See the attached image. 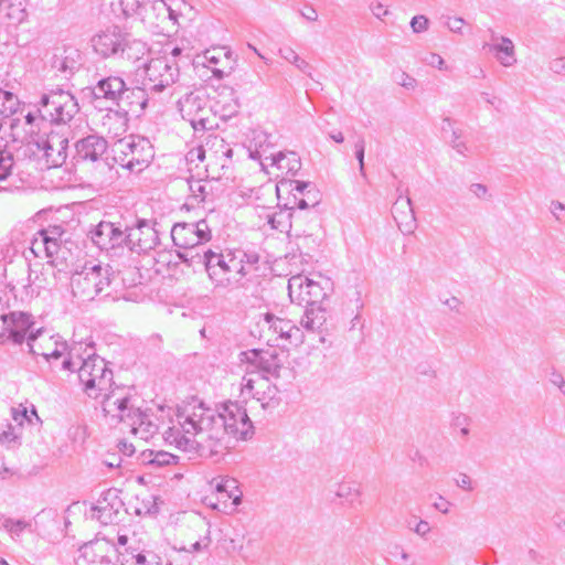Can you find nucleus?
<instances>
[{"label": "nucleus", "instance_id": "f257e3e1", "mask_svg": "<svg viewBox=\"0 0 565 565\" xmlns=\"http://www.w3.org/2000/svg\"><path fill=\"white\" fill-rule=\"evenodd\" d=\"M78 111L77 99L70 90L49 89L25 115L11 118L10 135L14 142L25 143L31 150L47 128L67 125Z\"/></svg>", "mask_w": 565, "mask_h": 565}, {"label": "nucleus", "instance_id": "f03ea898", "mask_svg": "<svg viewBox=\"0 0 565 565\" xmlns=\"http://www.w3.org/2000/svg\"><path fill=\"white\" fill-rule=\"evenodd\" d=\"M213 416V408L192 396L177 406L175 416L163 438L180 450H195L201 457L214 459Z\"/></svg>", "mask_w": 565, "mask_h": 565}, {"label": "nucleus", "instance_id": "7ed1b4c3", "mask_svg": "<svg viewBox=\"0 0 565 565\" xmlns=\"http://www.w3.org/2000/svg\"><path fill=\"white\" fill-rule=\"evenodd\" d=\"M202 262L214 290H230L238 288L243 279L256 270L259 255L256 252L243 249H227L203 252Z\"/></svg>", "mask_w": 565, "mask_h": 565}, {"label": "nucleus", "instance_id": "20e7f679", "mask_svg": "<svg viewBox=\"0 0 565 565\" xmlns=\"http://www.w3.org/2000/svg\"><path fill=\"white\" fill-rule=\"evenodd\" d=\"M62 369L77 372L83 391L90 398L102 397L103 402L115 390H126L114 386L113 371L103 358L95 353H88L86 358H83L76 347L71 348L68 356L62 362Z\"/></svg>", "mask_w": 565, "mask_h": 565}, {"label": "nucleus", "instance_id": "39448f33", "mask_svg": "<svg viewBox=\"0 0 565 565\" xmlns=\"http://www.w3.org/2000/svg\"><path fill=\"white\" fill-rule=\"evenodd\" d=\"M254 434V426L246 409L236 402L223 404L220 411L214 409L213 446L214 460L217 461L231 448L234 441L246 440Z\"/></svg>", "mask_w": 565, "mask_h": 565}, {"label": "nucleus", "instance_id": "423d86ee", "mask_svg": "<svg viewBox=\"0 0 565 565\" xmlns=\"http://www.w3.org/2000/svg\"><path fill=\"white\" fill-rule=\"evenodd\" d=\"M136 402L137 398L130 396L126 390H115L102 402V409L106 417L127 423L134 435L148 440L159 431V419L142 411Z\"/></svg>", "mask_w": 565, "mask_h": 565}, {"label": "nucleus", "instance_id": "0eeeda50", "mask_svg": "<svg viewBox=\"0 0 565 565\" xmlns=\"http://www.w3.org/2000/svg\"><path fill=\"white\" fill-rule=\"evenodd\" d=\"M110 282L111 274L109 266L86 262L73 271L70 285L73 297L78 301L86 302L94 300L109 288Z\"/></svg>", "mask_w": 565, "mask_h": 565}, {"label": "nucleus", "instance_id": "6e6552de", "mask_svg": "<svg viewBox=\"0 0 565 565\" xmlns=\"http://www.w3.org/2000/svg\"><path fill=\"white\" fill-rule=\"evenodd\" d=\"M114 161L130 172H141L154 157L148 138L130 135L118 139L113 146Z\"/></svg>", "mask_w": 565, "mask_h": 565}, {"label": "nucleus", "instance_id": "1a4fd4ad", "mask_svg": "<svg viewBox=\"0 0 565 565\" xmlns=\"http://www.w3.org/2000/svg\"><path fill=\"white\" fill-rule=\"evenodd\" d=\"M118 565H163V558L150 541L131 536H118Z\"/></svg>", "mask_w": 565, "mask_h": 565}, {"label": "nucleus", "instance_id": "9d476101", "mask_svg": "<svg viewBox=\"0 0 565 565\" xmlns=\"http://www.w3.org/2000/svg\"><path fill=\"white\" fill-rule=\"evenodd\" d=\"M68 138L54 131L52 126L45 130L31 149L32 154L42 162V168L61 167L67 159Z\"/></svg>", "mask_w": 565, "mask_h": 565}, {"label": "nucleus", "instance_id": "9b49d317", "mask_svg": "<svg viewBox=\"0 0 565 565\" xmlns=\"http://www.w3.org/2000/svg\"><path fill=\"white\" fill-rule=\"evenodd\" d=\"M331 291V281L319 276L318 280L297 275L288 280V292L292 302L305 306L323 305Z\"/></svg>", "mask_w": 565, "mask_h": 565}, {"label": "nucleus", "instance_id": "f8f14e48", "mask_svg": "<svg viewBox=\"0 0 565 565\" xmlns=\"http://www.w3.org/2000/svg\"><path fill=\"white\" fill-rule=\"evenodd\" d=\"M145 67V85L150 93L159 94L168 87L177 83L180 76V67L178 61L171 57L157 56L151 57Z\"/></svg>", "mask_w": 565, "mask_h": 565}, {"label": "nucleus", "instance_id": "ddd939ff", "mask_svg": "<svg viewBox=\"0 0 565 565\" xmlns=\"http://www.w3.org/2000/svg\"><path fill=\"white\" fill-rule=\"evenodd\" d=\"M212 237L211 228L205 220L194 223H177L171 228V238L174 246L184 250H192ZM179 258L183 263H190L188 252H179Z\"/></svg>", "mask_w": 565, "mask_h": 565}, {"label": "nucleus", "instance_id": "4468645a", "mask_svg": "<svg viewBox=\"0 0 565 565\" xmlns=\"http://www.w3.org/2000/svg\"><path fill=\"white\" fill-rule=\"evenodd\" d=\"M268 135L266 132H255L253 138L255 149L250 150V157L258 159L264 168L268 166L276 167L281 173L295 175L301 169L300 157L294 151L267 154V148L265 147Z\"/></svg>", "mask_w": 565, "mask_h": 565}, {"label": "nucleus", "instance_id": "2eb2a0df", "mask_svg": "<svg viewBox=\"0 0 565 565\" xmlns=\"http://www.w3.org/2000/svg\"><path fill=\"white\" fill-rule=\"evenodd\" d=\"M125 246L131 252L148 253L159 244V234L153 224L145 218H135L129 222L126 218Z\"/></svg>", "mask_w": 565, "mask_h": 565}, {"label": "nucleus", "instance_id": "dca6fc26", "mask_svg": "<svg viewBox=\"0 0 565 565\" xmlns=\"http://www.w3.org/2000/svg\"><path fill=\"white\" fill-rule=\"evenodd\" d=\"M118 543L116 545L105 537H97L81 546L75 565H115L114 559L118 561Z\"/></svg>", "mask_w": 565, "mask_h": 565}, {"label": "nucleus", "instance_id": "f3484780", "mask_svg": "<svg viewBox=\"0 0 565 565\" xmlns=\"http://www.w3.org/2000/svg\"><path fill=\"white\" fill-rule=\"evenodd\" d=\"M28 347L32 355L43 356L46 362L60 360L70 350L66 341L58 334H49L42 330L30 332Z\"/></svg>", "mask_w": 565, "mask_h": 565}, {"label": "nucleus", "instance_id": "a211bd4d", "mask_svg": "<svg viewBox=\"0 0 565 565\" xmlns=\"http://www.w3.org/2000/svg\"><path fill=\"white\" fill-rule=\"evenodd\" d=\"M277 393V386L267 376H262L260 373H249L242 379L241 395L244 398H255L263 408L275 404Z\"/></svg>", "mask_w": 565, "mask_h": 565}, {"label": "nucleus", "instance_id": "6ab92c4d", "mask_svg": "<svg viewBox=\"0 0 565 565\" xmlns=\"http://www.w3.org/2000/svg\"><path fill=\"white\" fill-rule=\"evenodd\" d=\"M260 339L270 345H279V340L289 341L299 332L292 321L276 317L273 313H265L259 320Z\"/></svg>", "mask_w": 565, "mask_h": 565}, {"label": "nucleus", "instance_id": "aec40b11", "mask_svg": "<svg viewBox=\"0 0 565 565\" xmlns=\"http://www.w3.org/2000/svg\"><path fill=\"white\" fill-rule=\"evenodd\" d=\"M126 218L118 222L100 221L90 232L93 243L102 250L125 246Z\"/></svg>", "mask_w": 565, "mask_h": 565}, {"label": "nucleus", "instance_id": "412c9836", "mask_svg": "<svg viewBox=\"0 0 565 565\" xmlns=\"http://www.w3.org/2000/svg\"><path fill=\"white\" fill-rule=\"evenodd\" d=\"M127 33L118 25H109L92 36V47L102 58H116Z\"/></svg>", "mask_w": 565, "mask_h": 565}, {"label": "nucleus", "instance_id": "4be33fe9", "mask_svg": "<svg viewBox=\"0 0 565 565\" xmlns=\"http://www.w3.org/2000/svg\"><path fill=\"white\" fill-rule=\"evenodd\" d=\"M3 335L15 344L28 340L29 331L34 324L32 315L24 311L1 312Z\"/></svg>", "mask_w": 565, "mask_h": 565}, {"label": "nucleus", "instance_id": "5701e85b", "mask_svg": "<svg viewBox=\"0 0 565 565\" xmlns=\"http://www.w3.org/2000/svg\"><path fill=\"white\" fill-rule=\"evenodd\" d=\"M64 228L61 225L49 226L39 231L31 241V250L36 257L53 258L61 249Z\"/></svg>", "mask_w": 565, "mask_h": 565}, {"label": "nucleus", "instance_id": "b1692460", "mask_svg": "<svg viewBox=\"0 0 565 565\" xmlns=\"http://www.w3.org/2000/svg\"><path fill=\"white\" fill-rule=\"evenodd\" d=\"M206 172L207 175L205 179H194L193 177H191L186 180L190 191L189 198L190 200L198 204L213 202L221 191V174H215L213 172V167L211 162L206 164Z\"/></svg>", "mask_w": 565, "mask_h": 565}, {"label": "nucleus", "instance_id": "393cba45", "mask_svg": "<svg viewBox=\"0 0 565 565\" xmlns=\"http://www.w3.org/2000/svg\"><path fill=\"white\" fill-rule=\"evenodd\" d=\"M178 108L183 119L195 129H206L207 114L206 100L196 93L185 94L178 100Z\"/></svg>", "mask_w": 565, "mask_h": 565}, {"label": "nucleus", "instance_id": "a878e982", "mask_svg": "<svg viewBox=\"0 0 565 565\" xmlns=\"http://www.w3.org/2000/svg\"><path fill=\"white\" fill-rule=\"evenodd\" d=\"M285 188L288 191H297L301 198L296 202L295 199L288 198L287 202L284 204V211L294 213L295 210H307L309 207H315L318 202V194L315 191L312 184L310 182L299 181V180H289L280 182V185H277V194H279L280 189ZM280 195H278L279 198Z\"/></svg>", "mask_w": 565, "mask_h": 565}, {"label": "nucleus", "instance_id": "bb28decb", "mask_svg": "<svg viewBox=\"0 0 565 565\" xmlns=\"http://www.w3.org/2000/svg\"><path fill=\"white\" fill-rule=\"evenodd\" d=\"M122 510L124 502L119 497V491L117 489H108L103 492L95 507H93L92 516L102 524L107 525L118 522Z\"/></svg>", "mask_w": 565, "mask_h": 565}, {"label": "nucleus", "instance_id": "cd10ccee", "mask_svg": "<svg viewBox=\"0 0 565 565\" xmlns=\"http://www.w3.org/2000/svg\"><path fill=\"white\" fill-rule=\"evenodd\" d=\"M126 82L119 75H110L100 78L96 85L89 88L92 98L97 103H107L118 106L125 93Z\"/></svg>", "mask_w": 565, "mask_h": 565}, {"label": "nucleus", "instance_id": "c85d7f7f", "mask_svg": "<svg viewBox=\"0 0 565 565\" xmlns=\"http://www.w3.org/2000/svg\"><path fill=\"white\" fill-rule=\"evenodd\" d=\"M305 312L300 320V326L310 333L319 335V342L326 343L328 335L327 321L329 311L323 305L305 306Z\"/></svg>", "mask_w": 565, "mask_h": 565}, {"label": "nucleus", "instance_id": "c756f323", "mask_svg": "<svg viewBox=\"0 0 565 565\" xmlns=\"http://www.w3.org/2000/svg\"><path fill=\"white\" fill-rule=\"evenodd\" d=\"M108 142L104 137L88 135L75 143L77 161L100 162L106 153Z\"/></svg>", "mask_w": 565, "mask_h": 565}, {"label": "nucleus", "instance_id": "7c9ffc66", "mask_svg": "<svg viewBox=\"0 0 565 565\" xmlns=\"http://www.w3.org/2000/svg\"><path fill=\"white\" fill-rule=\"evenodd\" d=\"M490 42L483 45L491 52L495 60L504 67H511L516 63L515 46L510 38L499 35L490 30Z\"/></svg>", "mask_w": 565, "mask_h": 565}, {"label": "nucleus", "instance_id": "2f4dec72", "mask_svg": "<svg viewBox=\"0 0 565 565\" xmlns=\"http://www.w3.org/2000/svg\"><path fill=\"white\" fill-rule=\"evenodd\" d=\"M148 90V87H128L126 85L125 93L117 107L127 115L131 114L139 117L143 114L150 100Z\"/></svg>", "mask_w": 565, "mask_h": 565}, {"label": "nucleus", "instance_id": "473e14b6", "mask_svg": "<svg viewBox=\"0 0 565 565\" xmlns=\"http://www.w3.org/2000/svg\"><path fill=\"white\" fill-rule=\"evenodd\" d=\"M247 360L255 364L262 376L279 377L281 361L275 350H250L246 353Z\"/></svg>", "mask_w": 565, "mask_h": 565}, {"label": "nucleus", "instance_id": "72a5a7b5", "mask_svg": "<svg viewBox=\"0 0 565 565\" xmlns=\"http://www.w3.org/2000/svg\"><path fill=\"white\" fill-rule=\"evenodd\" d=\"M392 215L403 232L411 233L416 226L415 212L412 200L408 196L399 195L392 206Z\"/></svg>", "mask_w": 565, "mask_h": 565}, {"label": "nucleus", "instance_id": "f704fd0d", "mask_svg": "<svg viewBox=\"0 0 565 565\" xmlns=\"http://www.w3.org/2000/svg\"><path fill=\"white\" fill-rule=\"evenodd\" d=\"M149 52L150 49L147 42L136 39L130 33H127L116 60L136 64L143 60Z\"/></svg>", "mask_w": 565, "mask_h": 565}, {"label": "nucleus", "instance_id": "c9c22d12", "mask_svg": "<svg viewBox=\"0 0 565 565\" xmlns=\"http://www.w3.org/2000/svg\"><path fill=\"white\" fill-rule=\"evenodd\" d=\"M128 127L127 114L122 110L109 108L102 120V128L111 138L124 135Z\"/></svg>", "mask_w": 565, "mask_h": 565}, {"label": "nucleus", "instance_id": "e433bc0d", "mask_svg": "<svg viewBox=\"0 0 565 565\" xmlns=\"http://www.w3.org/2000/svg\"><path fill=\"white\" fill-rule=\"evenodd\" d=\"M28 0H0V12L12 24L22 23L26 17Z\"/></svg>", "mask_w": 565, "mask_h": 565}, {"label": "nucleus", "instance_id": "4c0bfd02", "mask_svg": "<svg viewBox=\"0 0 565 565\" xmlns=\"http://www.w3.org/2000/svg\"><path fill=\"white\" fill-rule=\"evenodd\" d=\"M362 493L361 484L353 480H343L339 482L334 490V495L343 503L351 507L360 502Z\"/></svg>", "mask_w": 565, "mask_h": 565}, {"label": "nucleus", "instance_id": "58836bf2", "mask_svg": "<svg viewBox=\"0 0 565 565\" xmlns=\"http://www.w3.org/2000/svg\"><path fill=\"white\" fill-rule=\"evenodd\" d=\"M196 527L199 529L200 532L198 540L190 543L189 545L183 544L179 547H174L178 552L195 554L209 550L212 543L210 525L207 523L200 522Z\"/></svg>", "mask_w": 565, "mask_h": 565}, {"label": "nucleus", "instance_id": "ea45409f", "mask_svg": "<svg viewBox=\"0 0 565 565\" xmlns=\"http://www.w3.org/2000/svg\"><path fill=\"white\" fill-rule=\"evenodd\" d=\"M215 490L218 493H224L227 499L233 500L234 505L242 502V491L238 488V482L234 478L224 477L215 484Z\"/></svg>", "mask_w": 565, "mask_h": 565}, {"label": "nucleus", "instance_id": "a19ab883", "mask_svg": "<svg viewBox=\"0 0 565 565\" xmlns=\"http://www.w3.org/2000/svg\"><path fill=\"white\" fill-rule=\"evenodd\" d=\"M294 216V213L280 209L279 211L268 212L266 214V220L273 230L285 232L291 227V220Z\"/></svg>", "mask_w": 565, "mask_h": 565}, {"label": "nucleus", "instance_id": "79ce46f5", "mask_svg": "<svg viewBox=\"0 0 565 565\" xmlns=\"http://www.w3.org/2000/svg\"><path fill=\"white\" fill-rule=\"evenodd\" d=\"M278 54L286 62L295 65L300 72L310 75L311 66L310 64L301 58L298 53L290 46H282L279 49Z\"/></svg>", "mask_w": 565, "mask_h": 565}, {"label": "nucleus", "instance_id": "37998d69", "mask_svg": "<svg viewBox=\"0 0 565 565\" xmlns=\"http://www.w3.org/2000/svg\"><path fill=\"white\" fill-rule=\"evenodd\" d=\"M147 1L148 0H109V3L115 13L119 10L124 17H130L137 13Z\"/></svg>", "mask_w": 565, "mask_h": 565}, {"label": "nucleus", "instance_id": "c03bdc74", "mask_svg": "<svg viewBox=\"0 0 565 565\" xmlns=\"http://www.w3.org/2000/svg\"><path fill=\"white\" fill-rule=\"evenodd\" d=\"M13 163L11 151L0 143V181L6 180L11 174Z\"/></svg>", "mask_w": 565, "mask_h": 565}, {"label": "nucleus", "instance_id": "a18cd8bd", "mask_svg": "<svg viewBox=\"0 0 565 565\" xmlns=\"http://www.w3.org/2000/svg\"><path fill=\"white\" fill-rule=\"evenodd\" d=\"M2 526L13 540H17L21 536L24 530L30 526V523L24 520H13L11 518H7L4 519Z\"/></svg>", "mask_w": 565, "mask_h": 565}, {"label": "nucleus", "instance_id": "49530a36", "mask_svg": "<svg viewBox=\"0 0 565 565\" xmlns=\"http://www.w3.org/2000/svg\"><path fill=\"white\" fill-rule=\"evenodd\" d=\"M0 441L7 446H17L20 443V434L11 425L0 426Z\"/></svg>", "mask_w": 565, "mask_h": 565}, {"label": "nucleus", "instance_id": "de8ad7c7", "mask_svg": "<svg viewBox=\"0 0 565 565\" xmlns=\"http://www.w3.org/2000/svg\"><path fill=\"white\" fill-rule=\"evenodd\" d=\"M462 135H456L449 139L451 148L461 157L469 158L473 156L475 151L461 139Z\"/></svg>", "mask_w": 565, "mask_h": 565}, {"label": "nucleus", "instance_id": "09e8293b", "mask_svg": "<svg viewBox=\"0 0 565 565\" xmlns=\"http://www.w3.org/2000/svg\"><path fill=\"white\" fill-rule=\"evenodd\" d=\"M440 130L448 140L456 135H462V130L456 127V120L448 116L441 119Z\"/></svg>", "mask_w": 565, "mask_h": 565}, {"label": "nucleus", "instance_id": "8fccbe9b", "mask_svg": "<svg viewBox=\"0 0 565 565\" xmlns=\"http://www.w3.org/2000/svg\"><path fill=\"white\" fill-rule=\"evenodd\" d=\"M394 81L396 84L403 86L406 89H415L417 86V81L415 77L411 76L408 73L404 71H398L394 73Z\"/></svg>", "mask_w": 565, "mask_h": 565}, {"label": "nucleus", "instance_id": "3c124183", "mask_svg": "<svg viewBox=\"0 0 565 565\" xmlns=\"http://www.w3.org/2000/svg\"><path fill=\"white\" fill-rule=\"evenodd\" d=\"M354 149H355V158H356V160L359 162L360 174L365 178L366 177L365 168H364L365 141H364L363 138H360L354 143Z\"/></svg>", "mask_w": 565, "mask_h": 565}, {"label": "nucleus", "instance_id": "603ef678", "mask_svg": "<svg viewBox=\"0 0 565 565\" xmlns=\"http://www.w3.org/2000/svg\"><path fill=\"white\" fill-rule=\"evenodd\" d=\"M151 9L159 14H167L170 20L177 21V13L167 4L164 0H154L151 4Z\"/></svg>", "mask_w": 565, "mask_h": 565}, {"label": "nucleus", "instance_id": "864d4df0", "mask_svg": "<svg viewBox=\"0 0 565 565\" xmlns=\"http://www.w3.org/2000/svg\"><path fill=\"white\" fill-rule=\"evenodd\" d=\"M204 60L209 64V67H211L214 77L223 78L225 76L226 73L222 68L212 67V65H216L220 62V57L216 56L212 51H206L204 53Z\"/></svg>", "mask_w": 565, "mask_h": 565}, {"label": "nucleus", "instance_id": "5fc2aeb1", "mask_svg": "<svg viewBox=\"0 0 565 565\" xmlns=\"http://www.w3.org/2000/svg\"><path fill=\"white\" fill-rule=\"evenodd\" d=\"M150 456H152V458L149 459V462L157 466L170 465L175 459L173 455L166 451H151Z\"/></svg>", "mask_w": 565, "mask_h": 565}, {"label": "nucleus", "instance_id": "6e6d98bb", "mask_svg": "<svg viewBox=\"0 0 565 565\" xmlns=\"http://www.w3.org/2000/svg\"><path fill=\"white\" fill-rule=\"evenodd\" d=\"M20 417L23 418V419H26L31 425L34 424V420L36 423L41 422L38 413H36V409L35 407L32 405L31 406V411L29 412L26 407L23 408V411L21 412V414H19L17 412V409H13V419L15 422L20 420Z\"/></svg>", "mask_w": 565, "mask_h": 565}, {"label": "nucleus", "instance_id": "4d7b16f0", "mask_svg": "<svg viewBox=\"0 0 565 565\" xmlns=\"http://www.w3.org/2000/svg\"><path fill=\"white\" fill-rule=\"evenodd\" d=\"M427 65L438 68L439 71H448V65L445 60L437 53H429V55L425 58Z\"/></svg>", "mask_w": 565, "mask_h": 565}, {"label": "nucleus", "instance_id": "13d9d810", "mask_svg": "<svg viewBox=\"0 0 565 565\" xmlns=\"http://www.w3.org/2000/svg\"><path fill=\"white\" fill-rule=\"evenodd\" d=\"M408 527L411 531L423 539L426 537L431 530L430 524L426 520H419L414 526H412V523L408 522Z\"/></svg>", "mask_w": 565, "mask_h": 565}, {"label": "nucleus", "instance_id": "bf43d9fd", "mask_svg": "<svg viewBox=\"0 0 565 565\" xmlns=\"http://www.w3.org/2000/svg\"><path fill=\"white\" fill-rule=\"evenodd\" d=\"M411 28L415 33H422L428 29V19L425 15H415L411 20Z\"/></svg>", "mask_w": 565, "mask_h": 565}, {"label": "nucleus", "instance_id": "052dcab7", "mask_svg": "<svg viewBox=\"0 0 565 565\" xmlns=\"http://www.w3.org/2000/svg\"><path fill=\"white\" fill-rule=\"evenodd\" d=\"M182 53L183 50L180 46H172L170 44H167L161 50L160 56L171 57L172 61H177V58L180 57Z\"/></svg>", "mask_w": 565, "mask_h": 565}, {"label": "nucleus", "instance_id": "680f3d73", "mask_svg": "<svg viewBox=\"0 0 565 565\" xmlns=\"http://www.w3.org/2000/svg\"><path fill=\"white\" fill-rule=\"evenodd\" d=\"M550 382L565 395V379L561 372L553 370L550 374Z\"/></svg>", "mask_w": 565, "mask_h": 565}, {"label": "nucleus", "instance_id": "e2e57ef3", "mask_svg": "<svg viewBox=\"0 0 565 565\" xmlns=\"http://www.w3.org/2000/svg\"><path fill=\"white\" fill-rule=\"evenodd\" d=\"M369 8H370V11L372 12V14L376 19H380V20H383V18L388 14V10L381 2L373 1V2L370 3Z\"/></svg>", "mask_w": 565, "mask_h": 565}, {"label": "nucleus", "instance_id": "0e129e2a", "mask_svg": "<svg viewBox=\"0 0 565 565\" xmlns=\"http://www.w3.org/2000/svg\"><path fill=\"white\" fill-rule=\"evenodd\" d=\"M456 484L462 490L472 491V480L467 473H460L456 479Z\"/></svg>", "mask_w": 565, "mask_h": 565}, {"label": "nucleus", "instance_id": "69168bd1", "mask_svg": "<svg viewBox=\"0 0 565 565\" xmlns=\"http://www.w3.org/2000/svg\"><path fill=\"white\" fill-rule=\"evenodd\" d=\"M433 507L443 514H448L450 511L451 503L444 497L438 495L437 501L433 503Z\"/></svg>", "mask_w": 565, "mask_h": 565}, {"label": "nucleus", "instance_id": "338daca9", "mask_svg": "<svg viewBox=\"0 0 565 565\" xmlns=\"http://www.w3.org/2000/svg\"><path fill=\"white\" fill-rule=\"evenodd\" d=\"M416 372L419 374V375H423V376H426L428 379H434L436 377V371L433 369L431 365L427 364V363H420L417 365L416 367Z\"/></svg>", "mask_w": 565, "mask_h": 565}, {"label": "nucleus", "instance_id": "774afa93", "mask_svg": "<svg viewBox=\"0 0 565 565\" xmlns=\"http://www.w3.org/2000/svg\"><path fill=\"white\" fill-rule=\"evenodd\" d=\"M550 70L555 74H565V57H557L550 64Z\"/></svg>", "mask_w": 565, "mask_h": 565}]
</instances>
